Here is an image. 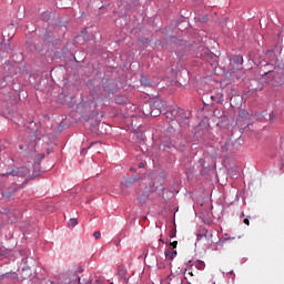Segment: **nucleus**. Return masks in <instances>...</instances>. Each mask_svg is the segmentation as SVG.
<instances>
[{
	"label": "nucleus",
	"instance_id": "14",
	"mask_svg": "<svg viewBox=\"0 0 284 284\" xmlns=\"http://www.w3.org/2000/svg\"><path fill=\"white\" fill-rule=\"evenodd\" d=\"M93 284H103V283L100 280H95V281H93Z\"/></svg>",
	"mask_w": 284,
	"mask_h": 284
},
{
	"label": "nucleus",
	"instance_id": "9",
	"mask_svg": "<svg viewBox=\"0 0 284 284\" xmlns=\"http://www.w3.org/2000/svg\"><path fill=\"white\" fill-rule=\"evenodd\" d=\"M160 114H162V110H151V116L155 118L160 116Z\"/></svg>",
	"mask_w": 284,
	"mask_h": 284
},
{
	"label": "nucleus",
	"instance_id": "2",
	"mask_svg": "<svg viewBox=\"0 0 284 284\" xmlns=\"http://www.w3.org/2000/svg\"><path fill=\"white\" fill-rule=\"evenodd\" d=\"M166 118L175 120L182 128L187 125V115H185V111L180 108H175L172 111L166 112Z\"/></svg>",
	"mask_w": 284,
	"mask_h": 284
},
{
	"label": "nucleus",
	"instance_id": "3",
	"mask_svg": "<svg viewBox=\"0 0 284 284\" xmlns=\"http://www.w3.org/2000/svg\"><path fill=\"white\" fill-rule=\"evenodd\" d=\"M165 109V102L160 98L151 100V110L162 111Z\"/></svg>",
	"mask_w": 284,
	"mask_h": 284
},
{
	"label": "nucleus",
	"instance_id": "15",
	"mask_svg": "<svg viewBox=\"0 0 284 284\" xmlns=\"http://www.w3.org/2000/svg\"><path fill=\"white\" fill-rule=\"evenodd\" d=\"M39 159L40 160L44 159V154H39Z\"/></svg>",
	"mask_w": 284,
	"mask_h": 284
},
{
	"label": "nucleus",
	"instance_id": "16",
	"mask_svg": "<svg viewBox=\"0 0 284 284\" xmlns=\"http://www.w3.org/2000/svg\"><path fill=\"white\" fill-rule=\"evenodd\" d=\"M143 168H144V163L141 162V163H140V169H143Z\"/></svg>",
	"mask_w": 284,
	"mask_h": 284
},
{
	"label": "nucleus",
	"instance_id": "7",
	"mask_svg": "<svg viewBox=\"0 0 284 284\" xmlns=\"http://www.w3.org/2000/svg\"><path fill=\"white\" fill-rule=\"evenodd\" d=\"M77 225H78V220L77 219L69 220V222H68L69 229H73Z\"/></svg>",
	"mask_w": 284,
	"mask_h": 284
},
{
	"label": "nucleus",
	"instance_id": "1",
	"mask_svg": "<svg viewBox=\"0 0 284 284\" xmlns=\"http://www.w3.org/2000/svg\"><path fill=\"white\" fill-rule=\"evenodd\" d=\"M30 174V171L28 168H16V166H7L4 164H0V176L3 178H17V179H24Z\"/></svg>",
	"mask_w": 284,
	"mask_h": 284
},
{
	"label": "nucleus",
	"instance_id": "19",
	"mask_svg": "<svg viewBox=\"0 0 284 284\" xmlns=\"http://www.w3.org/2000/svg\"><path fill=\"white\" fill-rule=\"evenodd\" d=\"M159 241L163 243V240H162V239H160Z\"/></svg>",
	"mask_w": 284,
	"mask_h": 284
},
{
	"label": "nucleus",
	"instance_id": "10",
	"mask_svg": "<svg viewBox=\"0 0 284 284\" xmlns=\"http://www.w3.org/2000/svg\"><path fill=\"white\" fill-rule=\"evenodd\" d=\"M138 202H140L141 204L146 203V195H141L140 197H138Z\"/></svg>",
	"mask_w": 284,
	"mask_h": 284
},
{
	"label": "nucleus",
	"instance_id": "12",
	"mask_svg": "<svg viewBox=\"0 0 284 284\" xmlns=\"http://www.w3.org/2000/svg\"><path fill=\"white\" fill-rule=\"evenodd\" d=\"M93 236L95 237V240H99L101 236V233L97 231L95 233H93Z\"/></svg>",
	"mask_w": 284,
	"mask_h": 284
},
{
	"label": "nucleus",
	"instance_id": "11",
	"mask_svg": "<svg viewBox=\"0 0 284 284\" xmlns=\"http://www.w3.org/2000/svg\"><path fill=\"white\" fill-rule=\"evenodd\" d=\"M176 245H178V242H176V241H173L172 243H170L171 250H175V248H176Z\"/></svg>",
	"mask_w": 284,
	"mask_h": 284
},
{
	"label": "nucleus",
	"instance_id": "4",
	"mask_svg": "<svg viewBox=\"0 0 284 284\" xmlns=\"http://www.w3.org/2000/svg\"><path fill=\"white\" fill-rule=\"evenodd\" d=\"M205 237V240L211 241L213 239V232L212 231H205L204 235H197V239L201 240Z\"/></svg>",
	"mask_w": 284,
	"mask_h": 284
},
{
	"label": "nucleus",
	"instance_id": "8",
	"mask_svg": "<svg viewBox=\"0 0 284 284\" xmlns=\"http://www.w3.org/2000/svg\"><path fill=\"white\" fill-rule=\"evenodd\" d=\"M1 195L9 200L10 197H13V192L12 191H4L3 193H1Z\"/></svg>",
	"mask_w": 284,
	"mask_h": 284
},
{
	"label": "nucleus",
	"instance_id": "5",
	"mask_svg": "<svg viewBox=\"0 0 284 284\" xmlns=\"http://www.w3.org/2000/svg\"><path fill=\"white\" fill-rule=\"evenodd\" d=\"M134 183H136V178H129L125 179L123 184L125 187H131Z\"/></svg>",
	"mask_w": 284,
	"mask_h": 284
},
{
	"label": "nucleus",
	"instance_id": "18",
	"mask_svg": "<svg viewBox=\"0 0 284 284\" xmlns=\"http://www.w3.org/2000/svg\"><path fill=\"white\" fill-rule=\"evenodd\" d=\"M18 149L23 150V145H18Z\"/></svg>",
	"mask_w": 284,
	"mask_h": 284
},
{
	"label": "nucleus",
	"instance_id": "6",
	"mask_svg": "<svg viewBox=\"0 0 284 284\" xmlns=\"http://www.w3.org/2000/svg\"><path fill=\"white\" fill-rule=\"evenodd\" d=\"M176 256V251H164V257H169L170 260H174V257Z\"/></svg>",
	"mask_w": 284,
	"mask_h": 284
},
{
	"label": "nucleus",
	"instance_id": "17",
	"mask_svg": "<svg viewBox=\"0 0 284 284\" xmlns=\"http://www.w3.org/2000/svg\"><path fill=\"white\" fill-rule=\"evenodd\" d=\"M131 172L132 173H136V169H131Z\"/></svg>",
	"mask_w": 284,
	"mask_h": 284
},
{
	"label": "nucleus",
	"instance_id": "13",
	"mask_svg": "<svg viewBox=\"0 0 284 284\" xmlns=\"http://www.w3.org/2000/svg\"><path fill=\"white\" fill-rule=\"evenodd\" d=\"M243 223H245L246 226L251 225V221H248V219L243 220Z\"/></svg>",
	"mask_w": 284,
	"mask_h": 284
}]
</instances>
